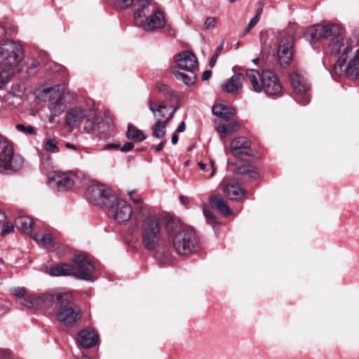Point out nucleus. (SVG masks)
Wrapping results in <instances>:
<instances>
[{
	"label": "nucleus",
	"mask_w": 359,
	"mask_h": 359,
	"mask_svg": "<svg viewBox=\"0 0 359 359\" xmlns=\"http://www.w3.org/2000/svg\"><path fill=\"white\" fill-rule=\"evenodd\" d=\"M134 22L145 31L163 28L166 25L164 13L154 0H136Z\"/></svg>",
	"instance_id": "nucleus-1"
},
{
	"label": "nucleus",
	"mask_w": 359,
	"mask_h": 359,
	"mask_svg": "<svg viewBox=\"0 0 359 359\" xmlns=\"http://www.w3.org/2000/svg\"><path fill=\"white\" fill-rule=\"evenodd\" d=\"M165 229L168 239L175 251L182 255L193 252L195 249V232L184 226L180 221L170 219L167 222Z\"/></svg>",
	"instance_id": "nucleus-2"
},
{
	"label": "nucleus",
	"mask_w": 359,
	"mask_h": 359,
	"mask_svg": "<svg viewBox=\"0 0 359 359\" xmlns=\"http://www.w3.org/2000/svg\"><path fill=\"white\" fill-rule=\"evenodd\" d=\"M163 224L161 216L149 215L142 219L140 224V239L144 249L149 251L157 249L163 243Z\"/></svg>",
	"instance_id": "nucleus-3"
},
{
	"label": "nucleus",
	"mask_w": 359,
	"mask_h": 359,
	"mask_svg": "<svg viewBox=\"0 0 359 359\" xmlns=\"http://www.w3.org/2000/svg\"><path fill=\"white\" fill-rule=\"evenodd\" d=\"M95 266L83 255H75L70 264H59L49 269V274L53 276H71L78 279L91 280Z\"/></svg>",
	"instance_id": "nucleus-4"
},
{
	"label": "nucleus",
	"mask_w": 359,
	"mask_h": 359,
	"mask_svg": "<svg viewBox=\"0 0 359 359\" xmlns=\"http://www.w3.org/2000/svg\"><path fill=\"white\" fill-rule=\"evenodd\" d=\"M246 76L256 93L264 92L269 96L279 95L282 91V86L277 76L271 70H263L262 72L253 69H248Z\"/></svg>",
	"instance_id": "nucleus-5"
},
{
	"label": "nucleus",
	"mask_w": 359,
	"mask_h": 359,
	"mask_svg": "<svg viewBox=\"0 0 359 359\" xmlns=\"http://www.w3.org/2000/svg\"><path fill=\"white\" fill-rule=\"evenodd\" d=\"M43 93L48 97V107L50 112L49 122L53 123L54 118L61 115L67 109L65 86L58 85L53 88H45Z\"/></svg>",
	"instance_id": "nucleus-6"
},
{
	"label": "nucleus",
	"mask_w": 359,
	"mask_h": 359,
	"mask_svg": "<svg viewBox=\"0 0 359 359\" xmlns=\"http://www.w3.org/2000/svg\"><path fill=\"white\" fill-rule=\"evenodd\" d=\"M345 66L346 75L354 80L359 79V46H352L349 44L345 49L344 54L341 55L334 67L335 71L340 70Z\"/></svg>",
	"instance_id": "nucleus-7"
},
{
	"label": "nucleus",
	"mask_w": 359,
	"mask_h": 359,
	"mask_svg": "<svg viewBox=\"0 0 359 359\" xmlns=\"http://www.w3.org/2000/svg\"><path fill=\"white\" fill-rule=\"evenodd\" d=\"M57 320L66 326L76 323L81 318V312L73 301V297L69 292H65L63 299L56 309Z\"/></svg>",
	"instance_id": "nucleus-8"
},
{
	"label": "nucleus",
	"mask_w": 359,
	"mask_h": 359,
	"mask_svg": "<svg viewBox=\"0 0 359 359\" xmlns=\"http://www.w3.org/2000/svg\"><path fill=\"white\" fill-rule=\"evenodd\" d=\"M21 156L14 154L11 143L6 139L0 138V172L18 171L23 166Z\"/></svg>",
	"instance_id": "nucleus-9"
},
{
	"label": "nucleus",
	"mask_w": 359,
	"mask_h": 359,
	"mask_svg": "<svg viewBox=\"0 0 359 359\" xmlns=\"http://www.w3.org/2000/svg\"><path fill=\"white\" fill-rule=\"evenodd\" d=\"M65 121L69 126L83 123L85 129L90 132L94 130L96 126L95 111L90 108L75 107L67 113Z\"/></svg>",
	"instance_id": "nucleus-10"
},
{
	"label": "nucleus",
	"mask_w": 359,
	"mask_h": 359,
	"mask_svg": "<svg viewBox=\"0 0 359 359\" xmlns=\"http://www.w3.org/2000/svg\"><path fill=\"white\" fill-rule=\"evenodd\" d=\"M87 199L97 206L108 207L115 201L113 191L104 184L90 186L86 192Z\"/></svg>",
	"instance_id": "nucleus-11"
},
{
	"label": "nucleus",
	"mask_w": 359,
	"mask_h": 359,
	"mask_svg": "<svg viewBox=\"0 0 359 359\" xmlns=\"http://www.w3.org/2000/svg\"><path fill=\"white\" fill-rule=\"evenodd\" d=\"M65 296V292H48L42 294H35L28 299L30 308H42L46 310L57 309Z\"/></svg>",
	"instance_id": "nucleus-12"
},
{
	"label": "nucleus",
	"mask_w": 359,
	"mask_h": 359,
	"mask_svg": "<svg viewBox=\"0 0 359 359\" xmlns=\"http://www.w3.org/2000/svg\"><path fill=\"white\" fill-rule=\"evenodd\" d=\"M22 53L21 47L16 43L5 40L0 42V62L5 67H15Z\"/></svg>",
	"instance_id": "nucleus-13"
},
{
	"label": "nucleus",
	"mask_w": 359,
	"mask_h": 359,
	"mask_svg": "<svg viewBox=\"0 0 359 359\" xmlns=\"http://www.w3.org/2000/svg\"><path fill=\"white\" fill-rule=\"evenodd\" d=\"M77 179V175L72 171L56 170L48 177V182L53 188H55L60 191H65L71 189L74 186Z\"/></svg>",
	"instance_id": "nucleus-14"
},
{
	"label": "nucleus",
	"mask_w": 359,
	"mask_h": 359,
	"mask_svg": "<svg viewBox=\"0 0 359 359\" xmlns=\"http://www.w3.org/2000/svg\"><path fill=\"white\" fill-rule=\"evenodd\" d=\"M339 33V25L336 24L329 25H315L306 30L305 38L311 44L315 43L316 41L330 37V34H336Z\"/></svg>",
	"instance_id": "nucleus-15"
},
{
	"label": "nucleus",
	"mask_w": 359,
	"mask_h": 359,
	"mask_svg": "<svg viewBox=\"0 0 359 359\" xmlns=\"http://www.w3.org/2000/svg\"><path fill=\"white\" fill-rule=\"evenodd\" d=\"M293 46L294 39L290 35H285L280 41L277 57L280 65L283 67H287L292 60Z\"/></svg>",
	"instance_id": "nucleus-16"
},
{
	"label": "nucleus",
	"mask_w": 359,
	"mask_h": 359,
	"mask_svg": "<svg viewBox=\"0 0 359 359\" xmlns=\"http://www.w3.org/2000/svg\"><path fill=\"white\" fill-rule=\"evenodd\" d=\"M109 215L118 223L128 221L132 215L130 206L123 200H116L111 203L109 206Z\"/></svg>",
	"instance_id": "nucleus-17"
},
{
	"label": "nucleus",
	"mask_w": 359,
	"mask_h": 359,
	"mask_svg": "<svg viewBox=\"0 0 359 359\" xmlns=\"http://www.w3.org/2000/svg\"><path fill=\"white\" fill-rule=\"evenodd\" d=\"M330 41L328 45V50L331 54L343 55L346 47L351 44L352 46H355L357 43L351 39L344 36L342 29L339 25V33L336 34H330Z\"/></svg>",
	"instance_id": "nucleus-18"
},
{
	"label": "nucleus",
	"mask_w": 359,
	"mask_h": 359,
	"mask_svg": "<svg viewBox=\"0 0 359 359\" xmlns=\"http://www.w3.org/2000/svg\"><path fill=\"white\" fill-rule=\"evenodd\" d=\"M149 108L152 111L155 121L168 123L173 117L177 107L158 104L151 100L149 101Z\"/></svg>",
	"instance_id": "nucleus-19"
},
{
	"label": "nucleus",
	"mask_w": 359,
	"mask_h": 359,
	"mask_svg": "<svg viewBox=\"0 0 359 359\" xmlns=\"http://www.w3.org/2000/svg\"><path fill=\"white\" fill-rule=\"evenodd\" d=\"M175 60L180 70L194 71L198 67L197 58L192 53L189 51H184L177 55Z\"/></svg>",
	"instance_id": "nucleus-20"
},
{
	"label": "nucleus",
	"mask_w": 359,
	"mask_h": 359,
	"mask_svg": "<svg viewBox=\"0 0 359 359\" xmlns=\"http://www.w3.org/2000/svg\"><path fill=\"white\" fill-rule=\"evenodd\" d=\"M290 80L291 86L297 95H303L310 88V85L302 72L294 71L292 72L290 76Z\"/></svg>",
	"instance_id": "nucleus-21"
},
{
	"label": "nucleus",
	"mask_w": 359,
	"mask_h": 359,
	"mask_svg": "<svg viewBox=\"0 0 359 359\" xmlns=\"http://www.w3.org/2000/svg\"><path fill=\"white\" fill-rule=\"evenodd\" d=\"M244 76L241 74L233 75L226 83L222 85L223 90L234 95L240 94L242 92Z\"/></svg>",
	"instance_id": "nucleus-22"
},
{
	"label": "nucleus",
	"mask_w": 359,
	"mask_h": 359,
	"mask_svg": "<svg viewBox=\"0 0 359 359\" xmlns=\"http://www.w3.org/2000/svg\"><path fill=\"white\" fill-rule=\"evenodd\" d=\"M98 341V334L90 327L81 330L78 335L79 343L85 348L94 346Z\"/></svg>",
	"instance_id": "nucleus-23"
},
{
	"label": "nucleus",
	"mask_w": 359,
	"mask_h": 359,
	"mask_svg": "<svg viewBox=\"0 0 359 359\" xmlns=\"http://www.w3.org/2000/svg\"><path fill=\"white\" fill-rule=\"evenodd\" d=\"M250 142L244 137H236L231 142V153L234 156L250 155Z\"/></svg>",
	"instance_id": "nucleus-24"
},
{
	"label": "nucleus",
	"mask_w": 359,
	"mask_h": 359,
	"mask_svg": "<svg viewBox=\"0 0 359 359\" xmlns=\"http://www.w3.org/2000/svg\"><path fill=\"white\" fill-rule=\"evenodd\" d=\"M240 125L236 120H230L227 123H220L217 125L216 130L220 135V138L224 140L229 135L232 134Z\"/></svg>",
	"instance_id": "nucleus-25"
},
{
	"label": "nucleus",
	"mask_w": 359,
	"mask_h": 359,
	"mask_svg": "<svg viewBox=\"0 0 359 359\" xmlns=\"http://www.w3.org/2000/svg\"><path fill=\"white\" fill-rule=\"evenodd\" d=\"M210 202L214 208L217 209L224 216H229L231 215V210H230L227 203L222 197L218 196H212L210 199Z\"/></svg>",
	"instance_id": "nucleus-26"
},
{
	"label": "nucleus",
	"mask_w": 359,
	"mask_h": 359,
	"mask_svg": "<svg viewBox=\"0 0 359 359\" xmlns=\"http://www.w3.org/2000/svg\"><path fill=\"white\" fill-rule=\"evenodd\" d=\"M212 113L217 117L228 120L230 116L236 114V110L225 104H217L213 106Z\"/></svg>",
	"instance_id": "nucleus-27"
},
{
	"label": "nucleus",
	"mask_w": 359,
	"mask_h": 359,
	"mask_svg": "<svg viewBox=\"0 0 359 359\" xmlns=\"http://www.w3.org/2000/svg\"><path fill=\"white\" fill-rule=\"evenodd\" d=\"M223 190L230 199L238 200L245 195V191L238 184L234 183L229 184Z\"/></svg>",
	"instance_id": "nucleus-28"
},
{
	"label": "nucleus",
	"mask_w": 359,
	"mask_h": 359,
	"mask_svg": "<svg viewBox=\"0 0 359 359\" xmlns=\"http://www.w3.org/2000/svg\"><path fill=\"white\" fill-rule=\"evenodd\" d=\"M187 73L180 72V69H174L173 74L178 80H181L187 86L193 85L196 79L197 75L194 71H187Z\"/></svg>",
	"instance_id": "nucleus-29"
},
{
	"label": "nucleus",
	"mask_w": 359,
	"mask_h": 359,
	"mask_svg": "<svg viewBox=\"0 0 359 359\" xmlns=\"http://www.w3.org/2000/svg\"><path fill=\"white\" fill-rule=\"evenodd\" d=\"M33 221L27 216H20L15 219V227L25 233H30L33 229Z\"/></svg>",
	"instance_id": "nucleus-30"
},
{
	"label": "nucleus",
	"mask_w": 359,
	"mask_h": 359,
	"mask_svg": "<svg viewBox=\"0 0 359 359\" xmlns=\"http://www.w3.org/2000/svg\"><path fill=\"white\" fill-rule=\"evenodd\" d=\"M127 137L135 142H142L146 140L147 136L142 130L129 123L128 126Z\"/></svg>",
	"instance_id": "nucleus-31"
},
{
	"label": "nucleus",
	"mask_w": 359,
	"mask_h": 359,
	"mask_svg": "<svg viewBox=\"0 0 359 359\" xmlns=\"http://www.w3.org/2000/svg\"><path fill=\"white\" fill-rule=\"evenodd\" d=\"M168 124L163 121H155L154 124L151 127L152 136L158 140L163 139L166 134Z\"/></svg>",
	"instance_id": "nucleus-32"
},
{
	"label": "nucleus",
	"mask_w": 359,
	"mask_h": 359,
	"mask_svg": "<svg viewBox=\"0 0 359 359\" xmlns=\"http://www.w3.org/2000/svg\"><path fill=\"white\" fill-rule=\"evenodd\" d=\"M13 294H15L20 300V303L28 308H30L29 305L28 299L29 297L34 295L33 293H27V290L25 287H15L12 290Z\"/></svg>",
	"instance_id": "nucleus-33"
},
{
	"label": "nucleus",
	"mask_w": 359,
	"mask_h": 359,
	"mask_svg": "<svg viewBox=\"0 0 359 359\" xmlns=\"http://www.w3.org/2000/svg\"><path fill=\"white\" fill-rule=\"evenodd\" d=\"M238 172L241 175H248L252 178L258 176L257 172L253 166L248 164H243L238 168Z\"/></svg>",
	"instance_id": "nucleus-34"
},
{
	"label": "nucleus",
	"mask_w": 359,
	"mask_h": 359,
	"mask_svg": "<svg viewBox=\"0 0 359 359\" xmlns=\"http://www.w3.org/2000/svg\"><path fill=\"white\" fill-rule=\"evenodd\" d=\"M13 74V72L10 69H3L0 71V88L9 82Z\"/></svg>",
	"instance_id": "nucleus-35"
},
{
	"label": "nucleus",
	"mask_w": 359,
	"mask_h": 359,
	"mask_svg": "<svg viewBox=\"0 0 359 359\" xmlns=\"http://www.w3.org/2000/svg\"><path fill=\"white\" fill-rule=\"evenodd\" d=\"M34 239L41 246L48 248L51 245L52 241L49 234H43L41 236H35Z\"/></svg>",
	"instance_id": "nucleus-36"
},
{
	"label": "nucleus",
	"mask_w": 359,
	"mask_h": 359,
	"mask_svg": "<svg viewBox=\"0 0 359 359\" xmlns=\"http://www.w3.org/2000/svg\"><path fill=\"white\" fill-rule=\"evenodd\" d=\"M225 43V40L222 39L219 46L217 48L214 55H212V58L210 59V61L209 62V66L210 67H213L216 64L217 60L221 53V51L223 50L224 45Z\"/></svg>",
	"instance_id": "nucleus-37"
},
{
	"label": "nucleus",
	"mask_w": 359,
	"mask_h": 359,
	"mask_svg": "<svg viewBox=\"0 0 359 359\" xmlns=\"http://www.w3.org/2000/svg\"><path fill=\"white\" fill-rule=\"evenodd\" d=\"M17 130L20 133L29 134V135H35L36 131L34 127L31 126H25L23 124H18L15 126Z\"/></svg>",
	"instance_id": "nucleus-38"
},
{
	"label": "nucleus",
	"mask_w": 359,
	"mask_h": 359,
	"mask_svg": "<svg viewBox=\"0 0 359 359\" xmlns=\"http://www.w3.org/2000/svg\"><path fill=\"white\" fill-rule=\"evenodd\" d=\"M262 11L263 8L262 6L257 10L255 16L252 19H251L248 24V29H252L258 23V22L260 20Z\"/></svg>",
	"instance_id": "nucleus-39"
},
{
	"label": "nucleus",
	"mask_w": 359,
	"mask_h": 359,
	"mask_svg": "<svg viewBox=\"0 0 359 359\" xmlns=\"http://www.w3.org/2000/svg\"><path fill=\"white\" fill-rule=\"evenodd\" d=\"M44 148L46 151L50 152H57L58 147L53 140H48L44 144Z\"/></svg>",
	"instance_id": "nucleus-40"
},
{
	"label": "nucleus",
	"mask_w": 359,
	"mask_h": 359,
	"mask_svg": "<svg viewBox=\"0 0 359 359\" xmlns=\"http://www.w3.org/2000/svg\"><path fill=\"white\" fill-rule=\"evenodd\" d=\"M14 231V226L11 222H6L3 224L1 234L6 236Z\"/></svg>",
	"instance_id": "nucleus-41"
},
{
	"label": "nucleus",
	"mask_w": 359,
	"mask_h": 359,
	"mask_svg": "<svg viewBox=\"0 0 359 359\" xmlns=\"http://www.w3.org/2000/svg\"><path fill=\"white\" fill-rule=\"evenodd\" d=\"M217 19L215 17H208L205 22H204V27L205 29H208L209 28H214L216 27L217 25Z\"/></svg>",
	"instance_id": "nucleus-42"
},
{
	"label": "nucleus",
	"mask_w": 359,
	"mask_h": 359,
	"mask_svg": "<svg viewBox=\"0 0 359 359\" xmlns=\"http://www.w3.org/2000/svg\"><path fill=\"white\" fill-rule=\"evenodd\" d=\"M116 3L118 4V5L121 8H128L130 5H132L133 3L136 2V0H116Z\"/></svg>",
	"instance_id": "nucleus-43"
},
{
	"label": "nucleus",
	"mask_w": 359,
	"mask_h": 359,
	"mask_svg": "<svg viewBox=\"0 0 359 359\" xmlns=\"http://www.w3.org/2000/svg\"><path fill=\"white\" fill-rule=\"evenodd\" d=\"M134 147V144L130 142H126L123 147H120L121 151L128 152L132 150Z\"/></svg>",
	"instance_id": "nucleus-44"
},
{
	"label": "nucleus",
	"mask_w": 359,
	"mask_h": 359,
	"mask_svg": "<svg viewBox=\"0 0 359 359\" xmlns=\"http://www.w3.org/2000/svg\"><path fill=\"white\" fill-rule=\"evenodd\" d=\"M158 88L160 92L165 95H171L170 89L167 85L161 84L158 86Z\"/></svg>",
	"instance_id": "nucleus-45"
},
{
	"label": "nucleus",
	"mask_w": 359,
	"mask_h": 359,
	"mask_svg": "<svg viewBox=\"0 0 359 359\" xmlns=\"http://www.w3.org/2000/svg\"><path fill=\"white\" fill-rule=\"evenodd\" d=\"M119 148H120V145L119 144L109 143V144H107L103 147V150H110V149H118Z\"/></svg>",
	"instance_id": "nucleus-46"
},
{
	"label": "nucleus",
	"mask_w": 359,
	"mask_h": 359,
	"mask_svg": "<svg viewBox=\"0 0 359 359\" xmlns=\"http://www.w3.org/2000/svg\"><path fill=\"white\" fill-rule=\"evenodd\" d=\"M212 76V72L210 70H206L202 75L203 81H208Z\"/></svg>",
	"instance_id": "nucleus-47"
},
{
	"label": "nucleus",
	"mask_w": 359,
	"mask_h": 359,
	"mask_svg": "<svg viewBox=\"0 0 359 359\" xmlns=\"http://www.w3.org/2000/svg\"><path fill=\"white\" fill-rule=\"evenodd\" d=\"M203 212H204V215L205 216V217L208 219H210V220H215L216 219L215 217L210 211L204 210Z\"/></svg>",
	"instance_id": "nucleus-48"
},
{
	"label": "nucleus",
	"mask_w": 359,
	"mask_h": 359,
	"mask_svg": "<svg viewBox=\"0 0 359 359\" xmlns=\"http://www.w3.org/2000/svg\"><path fill=\"white\" fill-rule=\"evenodd\" d=\"M165 142H166V140H162L158 145H156L154 147L155 151H161L163 149V147L165 144Z\"/></svg>",
	"instance_id": "nucleus-49"
},
{
	"label": "nucleus",
	"mask_w": 359,
	"mask_h": 359,
	"mask_svg": "<svg viewBox=\"0 0 359 359\" xmlns=\"http://www.w3.org/2000/svg\"><path fill=\"white\" fill-rule=\"evenodd\" d=\"M185 123L184 121L181 122L176 129L177 133H182L185 130Z\"/></svg>",
	"instance_id": "nucleus-50"
},
{
	"label": "nucleus",
	"mask_w": 359,
	"mask_h": 359,
	"mask_svg": "<svg viewBox=\"0 0 359 359\" xmlns=\"http://www.w3.org/2000/svg\"><path fill=\"white\" fill-rule=\"evenodd\" d=\"M134 194L133 191H128V195L130 197V198L134 201V203L138 204L142 203V199L140 198H133L132 195Z\"/></svg>",
	"instance_id": "nucleus-51"
},
{
	"label": "nucleus",
	"mask_w": 359,
	"mask_h": 359,
	"mask_svg": "<svg viewBox=\"0 0 359 359\" xmlns=\"http://www.w3.org/2000/svg\"><path fill=\"white\" fill-rule=\"evenodd\" d=\"M210 166H211V169H212V171L210 174V177H213L215 174V172H216V168H215V162L213 161H210Z\"/></svg>",
	"instance_id": "nucleus-52"
},
{
	"label": "nucleus",
	"mask_w": 359,
	"mask_h": 359,
	"mask_svg": "<svg viewBox=\"0 0 359 359\" xmlns=\"http://www.w3.org/2000/svg\"><path fill=\"white\" fill-rule=\"evenodd\" d=\"M171 141L173 144H177V142H178V136L176 133L172 135Z\"/></svg>",
	"instance_id": "nucleus-53"
},
{
	"label": "nucleus",
	"mask_w": 359,
	"mask_h": 359,
	"mask_svg": "<svg viewBox=\"0 0 359 359\" xmlns=\"http://www.w3.org/2000/svg\"><path fill=\"white\" fill-rule=\"evenodd\" d=\"M180 201L183 204H187L189 202V198L187 196H180Z\"/></svg>",
	"instance_id": "nucleus-54"
},
{
	"label": "nucleus",
	"mask_w": 359,
	"mask_h": 359,
	"mask_svg": "<svg viewBox=\"0 0 359 359\" xmlns=\"http://www.w3.org/2000/svg\"><path fill=\"white\" fill-rule=\"evenodd\" d=\"M296 100H297V102H301L302 104H306L309 102V98L306 96L303 97L302 102L298 100L297 97L296 98Z\"/></svg>",
	"instance_id": "nucleus-55"
},
{
	"label": "nucleus",
	"mask_w": 359,
	"mask_h": 359,
	"mask_svg": "<svg viewBox=\"0 0 359 359\" xmlns=\"http://www.w3.org/2000/svg\"><path fill=\"white\" fill-rule=\"evenodd\" d=\"M199 168L202 170H206V168H207V164L203 163V162H199L198 163Z\"/></svg>",
	"instance_id": "nucleus-56"
},
{
	"label": "nucleus",
	"mask_w": 359,
	"mask_h": 359,
	"mask_svg": "<svg viewBox=\"0 0 359 359\" xmlns=\"http://www.w3.org/2000/svg\"><path fill=\"white\" fill-rule=\"evenodd\" d=\"M6 215L0 211V224L6 220Z\"/></svg>",
	"instance_id": "nucleus-57"
},
{
	"label": "nucleus",
	"mask_w": 359,
	"mask_h": 359,
	"mask_svg": "<svg viewBox=\"0 0 359 359\" xmlns=\"http://www.w3.org/2000/svg\"><path fill=\"white\" fill-rule=\"evenodd\" d=\"M6 34L5 29L0 25V39Z\"/></svg>",
	"instance_id": "nucleus-58"
},
{
	"label": "nucleus",
	"mask_w": 359,
	"mask_h": 359,
	"mask_svg": "<svg viewBox=\"0 0 359 359\" xmlns=\"http://www.w3.org/2000/svg\"><path fill=\"white\" fill-rule=\"evenodd\" d=\"M66 147L71 149H76V147L75 145L72 144L70 143H66L65 144Z\"/></svg>",
	"instance_id": "nucleus-59"
},
{
	"label": "nucleus",
	"mask_w": 359,
	"mask_h": 359,
	"mask_svg": "<svg viewBox=\"0 0 359 359\" xmlns=\"http://www.w3.org/2000/svg\"><path fill=\"white\" fill-rule=\"evenodd\" d=\"M259 62V59L258 57H257V58H255V59H253V60H252V62H253L255 65H258Z\"/></svg>",
	"instance_id": "nucleus-60"
},
{
	"label": "nucleus",
	"mask_w": 359,
	"mask_h": 359,
	"mask_svg": "<svg viewBox=\"0 0 359 359\" xmlns=\"http://www.w3.org/2000/svg\"><path fill=\"white\" fill-rule=\"evenodd\" d=\"M250 29H248V26L247 27L246 29L245 30L243 35H245L250 32Z\"/></svg>",
	"instance_id": "nucleus-61"
},
{
	"label": "nucleus",
	"mask_w": 359,
	"mask_h": 359,
	"mask_svg": "<svg viewBox=\"0 0 359 359\" xmlns=\"http://www.w3.org/2000/svg\"><path fill=\"white\" fill-rule=\"evenodd\" d=\"M250 29H248V26L247 27L246 29L245 30L243 35H245L250 32Z\"/></svg>",
	"instance_id": "nucleus-62"
},
{
	"label": "nucleus",
	"mask_w": 359,
	"mask_h": 359,
	"mask_svg": "<svg viewBox=\"0 0 359 359\" xmlns=\"http://www.w3.org/2000/svg\"><path fill=\"white\" fill-rule=\"evenodd\" d=\"M82 359H90V358L88 356H87V355H83L82 357Z\"/></svg>",
	"instance_id": "nucleus-63"
},
{
	"label": "nucleus",
	"mask_w": 359,
	"mask_h": 359,
	"mask_svg": "<svg viewBox=\"0 0 359 359\" xmlns=\"http://www.w3.org/2000/svg\"><path fill=\"white\" fill-rule=\"evenodd\" d=\"M230 3H233L234 1H236V0H228Z\"/></svg>",
	"instance_id": "nucleus-64"
}]
</instances>
